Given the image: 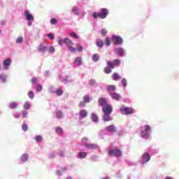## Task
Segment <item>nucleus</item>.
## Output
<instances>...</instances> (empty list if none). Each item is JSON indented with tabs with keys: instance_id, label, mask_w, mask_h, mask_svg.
Segmentation results:
<instances>
[{
	"instance_id": "20",
	"label": "nucleus",
	"mask_w": 179,
	"mask_h": 179,
	"mask_svg": "<svg viewBox=\"0 0 179 179\" xmlns=\"http://www.w3.org/2000/svg\"><path fill=\"white\" fill-rule=\"evenodd\" d=\"M112 78H113V80H115V81L120 80L121 79L120 76L118 75V73H114L112 76Z\"/></svg>"
},
{
	"instance_id": "5",
	"label": "nucleus",
	"mask_w": 179,
	"mask_h": 179,
	"mask_svg": "<svg viewBox=\"0 0 179 179\" xmlns=\"http://www.w3.org/2000/svg\"><path fill=\"white\" fill-rule=\"evenodd\" d=\"M121 64V61L118 59H115L113 60V63L111 61L107 62V66H109L111 69H114L115 68V66L120 65Z\"/></svg>"
},
{
	"instance_id": "44",
	"label": "nucleus",
	"mask_w": 179,
	"mask_h": 179,
	"mask_svg": "<svg viewBox=\"0 0 179 179\" xmlns=\"http://www.w3.org/2000/svg\"><path fill=\"white\" fill-rule=\"evenodd\" d=\"M29 99H34V93L32 91H29L28 93Z\"/></svg>"
},
{
	"instance_id": "54",
	"label": "nucleus",
	"mask_w": 179,
	"mask_h": 179,
	"mask_svg": "<svg viewBox=\"0 0 179 179\" xmlns=\"http://www.w3.org/2000/svg\"><path fill=\"white\" fill-rule=\"evenodd\" d=\"M87 141H89V139L87 138H82V142H87Z\"/></svg>"
},
{
	"instance_id": "10",
	"label": "nucleus",
	"mask_w": 179,
	"mask_h": 179,
	"mask_svg": "<svg viewBox=\"0 0 179 179\" xmlns=\"http://www.w3.org/2000/svg\"><path fill=\"white\" fill-rule=\"evenodd\" d=\"M27 20H29V22H33L34 20V17L33 15L30 13V11L26 10L24 13Z\"/></svg>"
},
{
	"instance_id": "62",
	"label": "nucleus",
	"mask_w": 179,
	"mask_h": 179,
	"mask_svg": "<svg viewBox=\"0 0 179 179\" xmlns=\"http://www.w3.org/2000/svg\"><path fill=\"white\" fill-rule=\"evenodd\" d=\"M0 33H1V29H0Z\"/></svg>"
},
{
	"instance_id": "18",
	"label": "nucleus",
	"mask_w": 179,
	"mask_h": 179,
	"mask_svg": "<svg viewBox=\"0 0 179 179\" xmlns=\"http://www.w3.org/2000/svg\"><path fill=\"white\" fill-rule=\"evenodd\" d=\"M80 116L81 118H86V117H87V110L85 109L80 110Z\"/></svg>"
},
{
	"instance_id": "59",
	"label": "nucleus",
	"mask_w": 179,
	"mask_h": 179,
	"mask_svg": "<svg viewBox=\"0 0 179 179\" xmlns=\"http://www.w3.org/2000/svg\"><path fill=\"white\" fill-rule=\"evenodd\" d=\"M28 26H31V23H29V24H28Z\"/></svg>"
},
{
	"instance_id": "15",
	"label": "nucleus",
	"mask_w": 179,
	"mask_h": 179,
	"mask_svg": "<svg viewBox=\"0 0 179 179\" xmlns=\"http://www.w3.org/2000/svg\"><path fill=\"white\" fill-rule=\"evenodd\" d=\"M85 147L87 149H91L92 150H94L95 149H97L98 146L96 144H92V143H88L85 145Z\"/></svg>"
},
{
	"instance_id": "29",
	"label": "nucleus",
	"mask_w": 179,
	"mask_h": 179,
	"mask_svg": "<svg viewBox=\"0 0 179 179\" xmlns=\"http://www.w3.org/2000/svg\"><path fill=\"white\" fill-rule=\"evenodd\" d=\"M105 44L106 47H110V45H111V41H110V38H106Z\"/></svg>"
},
{
	"instance_id": "61",
	"label": "nucleus",
	"mask_w": 179,
	"mask_h": 179,
	"mask_svg": "<svg viewBox=\"0 0 179 179\" xmlns=\"http://www.w3.org/2000/svg\"><path fill=\"white\" fill-rule=\"evenodd\" d=\"M0 71H1V66H0Z\"/></svg>"
},
{
	"instance_id": "7",
	"label": "nucleus",
	"mask_w": 179,
	"mask_h": 179,
	"mask_svg": "<svg viewBox=\"0 0 179 179\" xmlns=\"http://www.w3.org/2000/svg\"><path fill=\"white\" fill-rule=\"evenodd\" d=\"M111 40L113 43V44H122V38H121V36H117V35H113L111 37Z\"/></svg>"
},
{
	"instance_id": "58",
	"label": "nucleus",
	"mask_w": 179,
	"mask_h": 179,
	"mask_svg": "<svg viewBox=\"0 0 179 179\" xmlns=\"http://www.w3.org/2000/svg\"><path fill=\"white\" fill-rule=\"evenodd\" d=\"M62 171H66V168H63Z\"/></svg>"
},
{
	"instance_id": "45",
	"label": "nucleus",
	"mask_w": 179,
	"mask_h": 179,
	"mask_svg": "<svg viewBox=\"0 0 179 179\" xmlns=\"http://www.w3.org/2000/svg\"><path fill=\"white\" fill-rule=\"evenodd\" d=\"M64 44H65V38H64L63 40L62 39L59 40L58 41L59 45H64Z\"/></svg>"
},
{
	"instance_id": "33",
	"label": "nucleus",
	"mask_w": 179,
	"mask_h": 179,
	"mask_svg": "<svg viewBox=\"0 0 179 179\" xmlns=\"http://www.w3.org/2000/svg\"><path fill=\"white\" fill-rule=\"evenodd\" d=\"M72 12L74 13V15H79V10L78 9V7H73Z\"/></svg>"
},
{
	"instance_id": "27",
	"label": "nucleus",
	"mask_w": 179,
	"mask_h": 179,
	"mask_svg": "<svg viewBox=\"0 0 179 179\" xmlns=\"http://www.w3.org/2000/svg\"><path fill=\"white\" fill-rule=\"evenodd\" d=\"M117 52L118 54V55H120L121 57H122V55H124V50L121 48H118Z\"/></svg>"
},
{
	"instance_id": "31",
	"label": "nucleus",
	"mask_w": 179,
	"mask_h": 179,
	"mask_svg": "<svg viewBox=\"0 0 179 179\" xmlns=\"http://www.w3.org/2000/svg\"><path fill=\"white\" fill-rule=\"evenodd\" d=\"M56 94L57 96H62V94H64V91H62V89L59 88L56 90Z\"/></svg>"
},
{
	"instance_id": "23",
	"label": "nucleus",
	"mask_w": 179,
	"mask_h": 179,
	"mask_svg": "<svg viewBox=\"0 0 179 179\" xmlns=\"http://www.w3.org/2000/svg\"><path fill=\"white\" fill-rule=\"evenodd\" d=\"M75 64H76L78 66L82 65V58L76 57L75 60Z\"/></svg>"
},
{
	"instance_id": "46",
	"label": "nucleus",
	"mask_w": 179,
	"mask_h": 179,
	"mask_svg": "<svg viewBox=\"0 0 179 179\" xmlns=\"http://www.w3.org/2000/svg\"><path fill=\"white\" fill-rule=\"evenodd\" d=\"M122 85L124 87H127V79L126 78H122Z\"/></svg>"
},
{
	"instance_id": "47",
	"label": "nucleus",
	"mask_w": 179,
	"mask_h": 179,
	"mask_svg": "<svg viewBox=\"0 0 179 179\" xmlns=\"http://www.w3.org/2000/svg\"><path fill=\"white\" fill-rule=\"evenodd\" d=\"M56 132L57 134H62V132H64V131H63L62 129H61V127H56Z\"/></svg>"
},
{
	"instance_id": "49",
	"label": "nucleus",
	"mask_w": 179,
	"mask_h": 179,
	"mask_svg": "<svg viewBox=\"0 0 179 179\" xmlns=\"http://www.w3.org/2000/svg\"><path fill=\"white\" fill-rule=\"evenodd\" d=\"M48 51H49V52H55V48H54V47H50L48 48Z\"/></svg>"
},
{
	"instance_id": "9",
	"label": "nucleus",
	"mask_w": 179,
	"mask_h": 179,
	"mask_svg": "<svg viewBox=\"0 0 179 179\" xmlns=\"http://www.w3.org/2000/svg\"><path fill=\"white\" fill-rule=\"evenodd\" d=\"M10 64H12V60L10 59V58H8L3 60L2 64L3 69L8 71V69H9V65H10Z\"/></svg>"
},
{
	"instance_id": "19",
	"label": "nucleus",
	"mask_w": 179,
	"mask_h": 179,
	"mask_svg": "<svg viewBox=\"0 0 179 179\" xmlns=\"http://www.w3.org/2000/svg\"><path fill=\"white\" fill-rule=\"evenodd\" d=\"M96 44L97 47H99V48H101V47H103V45H104V42H103V41H101L100 39H96Z\"/></svg>"
},
{
	"instance_id": "50",
	"label": "nucleus",
	"mask_w": 179,
	"mask_h": 179,
	"mask_svg": "<svg viewBox=\"0 0 179 179\" xmlns=\"http://www.w3.org/2000/svg\"><path fill=\"white\" fill-rule=\"evenodd\" d=\"M85 106H86V102L85 101H81L80 103H79V107H85Z\"/></svg>"
},
{
	"instance_id": "43",
	"label": "nucleus",
	"mask_w": 179,
	"mask_h": 179,
	"mask_svg": "<svg viewBox=\"0 0 179 179\" xmlns=\"http://www.w3.org/2000/svg\"><path fill=\"white\" fill-rule=\"evenodd\" d=\"M24 110H29L30 108V103L29 102H27L24 104Z\"/></svg>"
},
{
	"instance_id": "1",
	"label": "nucleus",
	"mask_w": 179,
	"mask_h": 179,
	"mask_svg": "<svg viewBox=\"0 0 179 179\" xmlns=\"http://www.w3.org/2000/svg\"><path fill=\"white\" fill-rule=\"evenodd\" d=\"M108 15V10L107 8H101V12L98 13L97 12H94L92 13V17L94 19H106L107 17V15Z\"/></svg>"
},
{
	"instance_id": "41",
	"label": "nucleus",
	"mask_w": 179,
	"mask_h": 179,
	"mask_svg": "<svg viewBox=\"0 0 179 179\" xmlns=\"http://www.w3.org/2000/svg\"><path fill=\"white\" fill-rule=\"evenodd\" d=\"M47 49V47L41 45L38 48V51H45V50Z\"/></svg>"
},
{
	"instance_id": "21",
	"label": "nucleus",
	"mask_w": 179,
	"mask_h": 179,
	"mask_svg": "<svg viewBox=\"0 0 179 179\" xmlns=\"http://www.w3.org/2000/svg\"><path fill=\"white\" fill-rule=\"evenodd\" d=\"M92 120L94 122H99V117L96 113L92 114Z\"/></svg>"
},
{
	"instance_id": "22",
	"label": "nucleus",
	"mask_w": 179,
	"mask_h": 179,
	"mask_svg": "<svg viewBox=\"0 0 179 179\" xmlns=\"http://www.w3.org/2000/svg\"><path fill=\"white\" fill-rule=\"evenodd\" d=\"M9 108H10L11 110H14L15 108H17V103H16V102H11V103H10V104H9Z\"/></svg>"
},
{
	"instance_id": "17",
	"label": "nucleus",
	"mask_w": 179,
	"mask_h": 179,
	"mask_svg": "<svg viewBox=\"0 0 179 179\" xmlns=\"http://www.w3.org/2000/svg\"><path fill=\"white\" fill-rule=\"evenodd\" d=\"M103 121H105V122L111 121V116H110V113H104L103 116Z\"/></svg>"
},
{
	"instance_id": "24",
	"label": "nucleus",
	"mask_w": 179,
	"mask_h": 179,
	"mask_svg": "<svg viewBox=\"0 0 179 179\" xmlns=\"http://www.w3.org/2000/svg\"><path fill=\"white\" fill-rule=\"evenodd\" d=\"M86 156H87V152H81L78 153V157H80V159H85Z\"/></svg>"
},
{
	"instance_id": "16",
	"label": "nucleus",
	"mask_w": 179,
	"mask_h": 179,
	"mask_svg": "<svg viewBox=\"0 0 179 179\" xmlns=\"http://www.w3.org/2000/svg\"><path fill=\"white\" fill-rule=\"evenodd\" d=\"M115 90H116L115 85H109L107 87V92H108V93L115 92Z\"/></svg>"
},
{
	"instance_id": "53",
	"label": "nucleus",
	"mask_w": 179,
	"mask_h": 179,
	"mask_svg": "<svg viewBox=\"0 0 179 179\" xmlns=\"http://www.w3.org/2000/svg\"><path fill=\"white\" fill-rule=\"evenodd\" d=\"M36 82H37V78L36 77L32 78L31 83H36Z\"/></svg>"
},
{
	"instance_id": "51",
	"label": "nucleus",
	"mask_w": 179,
	"mask_h": 179,
	"mask_svg": "<svg viewBox=\"0 0 179 179\" xmlns=\"http://www.w3.org/2000/svg\"><path fill=\"white\" fill-rule=\"evenodd\" d=\"M48 38H50V40H53L54 39V34H48Z\"/></svg>"
},
{
	"instance_id": "13",
	"label": "nucleus",
	"mask_w": 179,
	"mask_h": 179,
	"mask_svg": "<svg viewBox=\"0 0 179 179\" xmlns=\"http://www.w3.org/2000/svg\"><path fill=\"white\" fill-rule=\"evenodd\" d=\"M106 129L107 131H108V132H111L112 134H114L117 132V131H118V129H117V127H115V126H114L113 124L108 126L106 127Z\"/></svg>"
},
{
	"instance_id": "25",
	"label": "nucleus",
	"mask_w": 179,
	"mask_h": 179,
	"mask_svg": "<svg viewBox=\"0 0 179 179\" xmlns=\"http://www.w3.org/2000/svg\"><path fill=\"white\" fill-rule=\"evenodd\" d=\"M21 160L24 162H27L29 160V155L27 154H24L21 156Z\"/></svg>"
},
{
	"instance_id": "48",
	"label": "nucleus",
	"mask_w": 179,
	"mask_h": 179,
	"mask_svg": "<svg viewBox=\"0 0 179 179\" xmlns=\"http://www.w3.org/2000/svg\"><path fill=\"white\" fill-rule=\"evenodd\" d=\"M57 19H55V18H52L51 20H50V23H51V24H57Z\"/></svg>"
},
{
	"instance_id": "52",
	"label": "nucleus",
	"mask_w": 179,
	"mask_h": 179,
	"mask_svg": "<svg viewBox=\"0 0 179 179\" xmlns=\"http://www.w3.org/2000/svg\"><path fill=\"white\" fill-rule=\"evenodd\" d=\"M27 114H28L27 111L26 110L22 111V117L24 118H25V117H27Z\"/></svg>"
},
{
	"instance_id": "28",
	"label": "nucleus",
	"mask_w": 179,
	"mask_h": 179,
	"mask_svg": "<svg viewBox=\"0 0 179 179\" xmlns=\"http://www.w3.org/2000/svg\"><path fill=\"white\" fill-rule=\"evenodd\" d=\"M83 101L86 103H90V96L89 95H85L83 97Z\"/></svg>"
},
{
	"instance_id": "60",
	"label": "nucleus",
	"mask_w": 179,
	"mask_h": 179,
	"mask_svg": "<svg viewBox=\"0 0 179 179\" xmlns=\"http://www.w3.org/2000/svg\"><path fill=\"white\" fill-rule=\"evenodd\" d=\"M17 118H19V116H17Z\"/></svg>"
},
{
	"instance_id": "36",
	"label": "nucleus",
	"mask_w": 179,
	"mask_h": 179,
	"mask_svg": "<svg viewBox=\"0 0 179 179\" xmlns=\"http://www.w3.org/2000/svg\"><path fill=\"white\" fill-rule=\"evenodd\" d=\"M57 118H62V112L61 110H58L56 112Z\"/></svg>"
},
{
	"instance_id": "14",
	"label": "nucleus",
	"mask_w": 179,
	"mask_h": 179,
	"mask_svg": "<svg viewBox=\"0 0 179 179\" xmlns=\"http://www.w3.org/2000/svg\"><path fill=\"white\" fill-rule=\"evenodd\" d=\"M98 103L101 107H104L107 105V100H106V98L101 97L99 98Z\"/></svg>"
},
{
	"instance_id": "42",
	"label": "nucleus",
	"mask_w": 179,
	"mask_h": 179,
	"mask_svg": "<svg viewBox=\"0 0 179 179\" xmlns=\"http://www.w3.org/2000/svg\"><path fill=\"white\" fill-rule=\"evenodd\" d=\"M43 90V86L40 84L36 85V92H41Z\"/></svg>"
},
{
	"instance_id": "4",
	"label": "nucleus",
	"mask_w": 179,
	"mask_h": 179,
	"mask_svg": "<svg viewBox=\"0 0 179 179\" xmlns=\"http://www.w3.org/2000/svg\"><path fill=\"white\" fill-rule=\"evenodd\" d=\"M151 128L149 125H145L144 126V130H142L141 131V137H143L144 139H148L149 138V131H150Z\"/></svg>"
},
{
	"instance_id": "39",
	"label": "nucleus",
	"mask_w": 179,
	"mask_h": 179,
	"mask_svg": "<svg viewBox=\"0 0 179 179\" xmlns=\"http://www.w3.org/2000/svg\"><path fill=\"white\" fill-rule=\"evenodd\" d=\"M77 51H78V52H80L82 51H83V47H82V45L77 44Z\"/></svg>"
},
{
	"instance_id": "32",
	"label": "nucleus",
	"mask_w": 179,
	"mask_h": 179,
	"mask_svg": "<svg viewBox=\"0 0 179 179\" xmlns=\"http://www.w3.org/2000/svg\"><path fill=\"white\" fill-rule=\"evenodd\" d=\"M22 131H24V132H27V130L29 129V127H27V124H22Z\"/></svg>"
},
{
	"instance_id": "12",
	"label": "nucleus",
	"mask_w": 179,
	"mask_h": 179,
	"mask_svg": "<svg viewBox=\"0 0 179 179\" xmlns=\"http://www.w3.org/2000/svg\"><path fill=\"white\" fill-rule=\"evenodd\" d=\"M142 164L148 163V162L150 161V155L149 153H144V155L142 156Z\"/></svg>"
},
{
	"instance_id": "34",
	"label": "nucleus",
	"mask_w": 179,
	"mask_h": 179,
	"mask_svg": "<svg viewBox=\"0 0 179 179\" xmlns=\"http://www.w3.org/2000/svg\"><path fill=\"white\" fill-rule=\"evenodd\" d=\"M16 43L17 44H22V43H23V37L22 36L18 37L16 40Z\"/></svg>"
},
{
	"instance_id": "30",
	"label": "nucleus",
	"mask_w": 179,
	"mask_h": 179,
	"mask_svg": "<svg viewBox=\"0 0 179 179\" xmlns=\"http://www.w3.org/2000/svg\"><path fill=\"white\" fill-rule=\"evenodd\" d=\"M104 72H105V73H111V72H113V70H111L110 66H108L105 67Z\"/></svg>"
},
{
	"instance_id": "55",
	"label": "nucleus",
	"mask_w": 179,
	"mask_h": 179,
	"mask_svg": "<svg viewBox=\"0 0 179 179\" xmlns=\"http://www.w3.org/2000/svg\"><path fill=\"white\" fill-rule=\"evenodd\" d=\"M55 157V154H50V155H49L50 159H52Z\"/></svg>"
},
{
	"instance_id": "38",
	"label": "nucleus",
	"mask_w": 179,
	"mask_h": 179,
	"mask_svg": "<svg viewBox=\"0 0 179 179\" xmlns=\"http://www.w3.org/2000/svg\"><path fill=\"white\" fill-rule=\"evenodd\" d=\"M101 36H103V37H106V36H107V31L106 30V29H101Z\"/></svg>"
},
{
	"instance_id": "3",
	"label": "nucleus",
	"mask_w": 179,
	"mask_h": 179,
	"mask_svg": "<svg viewBox=\"0 0 179 179\" xmlns=\"http://www.w3.org/2000/svg\"><path fill=\"white\" fill-rule=\"evenodd\" d=\"M64 42H65V44L67 45L69 50L71 51V52H76V49H75L73 47V42H72L70 38H64Z\"/></svg>"
},
{
	"instance_id": "11",
	"label": "nucleus",
	"mask_w": 179,
	"mask_h": 179,
	"mask_svg": "<svg viewBox=\"0 0 179 179\" xmlns=\"http://www.w3.org/2000/svg\"><path fill=\"white\" fill-rule=\"evenodd\" d=\"M110 96L113 99V100H115L116 101L121 100V95L117 92L110 93Z\"/></svg>"
},
{
	"instance_id": "35",
	"label": "nucleus",
	"mask_w": 179,
	"mask_h": 179,
	"mask_svg": "<svg viewBox=\"0 0 179 179\" xmlns=\"http://www.w3.org/2000/svg\"><path fill=\"white\" fill-rule=\"evenodd\" d=\"M70 37H73V38H76V40H78V38H79V36H78V35L75 32L71 33Z\"/></svg>"
},
{
	"instance_id": "8",
	"label": "nucleus",
	"mask_w": 179,
	"mask_h": 179,
	"mask_svg": "<svg viewBox=\"0 0 179 179\" xmlns=\"http://www.w3.org/2000/svg\"><path fill=\"white\" fill-rule=\"evenodd\" d=\"M102 111L104 114H111L113 113V106L110 104L105 105L102 107Z\"/></svg>"
},
{
	"instance_id": "37",
	"label": "nucleus",
	"mask_w": 179,
	"mask_h": 179,
	"mask_svg": "<svg viewBox=\"0 0 179 179\" xmlns=\"http://www.w3.org/2000/svg\"><path fill=\"white\" fill-rule=\"evenodd\" d=\"M36 142H41L43 141V136H35Z\"/></svg>"
},
{
	"instance_id": "40",
	"label": "nucleus",
	"mask_w": 179,
	"mask_h": 179,
	"mask_svg": "<svg viewBox=\"0 0 179 179\" xmlns=\"http://www.w3.org/2000/svg\"><path fill=\"white\" fill-rule=\"evenodd\" d=\"M99 55H97V54H95V55H94L92 56V59H93V61H94L95 62H96V61L99 60Z\"/></svg>"
},
{
	"instance_id": "6",
	"label": "nucleus",
	"mask_w": 179,
	"mask_h": 179,
	"mask_svg": "<svg viewBox=\"0 0 179 179\" xmlns=\"http://www.w3.org/2000/svg\"><path fill=\"white\" fill-rule=\"evenodd\" d=\"M108 154L110 156H115V157H121L122 152L120 150H114L112 148L109 150Z\"/></svg>"
},
{
	"instance_id": "56",
	"label": "nucleus",
	"mask_w": 179,
	"mask_h": 179,
	"mask_svg": "<svg viewBox=\"0 0 179 179\" xmlns=\"http://www.w3.org/2000/svg\"><path fill=\"white\" fill-rule=\"evenodd\" d=\"M57 176H62L60 171H57Z\"/></svg>"
},
{
	"instance_id": "26",
	"label": "nucleus",
	"mask_w": 179,
	"mask_h": 179,
	"mask_svg": "<svg viewBox=\"0 0 179 179\" xmlns=\"http://www.w3.org/2000/svg\"><path fill=\"white\" fill-rule=\"evenodd\" d=\"M0 80L3 83H5V82H6V76H5L3 73H0Z\"/></svg>"
},
{
	"instance_id": "57",
	"label": "nucleus",
	"mask_w": 179,
	"mask_h": 179,
	"mask_svg": "<svg viewBox=\"0 0 179 179\" xmlns=\"http://www.w3.org/2000/svg\"><path fill=\"white\" fill-rule=\"evenodd\" d=\"M1 26H3L5 24V21H1Z\"/></svg>"
},
{
	"instance_id": "2",
	"label": "nucleus",
	"mask_w": 179,
	"mask_h": 179,
	"mask_svg": "<svg viewBox=\"0 0 179 179\" xmlns=\"http://www.w3.org/2000/svg\"><path fill=\"white\" fill-rule=\"evenodd\" d=\"M120 113L122 114H125L126 115H131V114H134V109L129 107L122 106L120 108Z\"/></svg>"
}]
</instances>
